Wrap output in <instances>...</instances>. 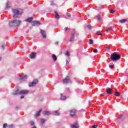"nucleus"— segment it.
Wrapping results in <instances>:
<instances>
[{
  "label": "nucleus",
  "instance_id": "nucleus-9",
  "mask_svg": "<svg viewBox=\"0 0 128 128\" xmlns=\"http://www.w3.org/2000/svg\"><path fill=\"white\" fill-rule=\"evenodd\" d=\"M32 26H40V22L38 21H33L32 23H31Z\"/></svg>",
  "mask_w": 128,
  "mask_h": 128
},
{
  "label": "nucleus",
  "instance_id": "nucleus-16",
  "mask_svg": "<svg viewBox=\"0 0 128 128\" xmlns=\"http://www.w3.org/2000/svg\"><path fill=\"white\" fill-rule=\"evenodd\" d=\"M52 58L54 60V62H56V60H58V58H56V54H53L52 55Z\"/></svg>",
  "mask_w": 128,
  "mask_h": 128
},
{
  "label": "nucleus",
  "instance_id": "nucleus-33",
  "mask_svg": "<svg viewBox=\"0 0 128 128\" xmlns=\"http://www.w3.org/2000/svg\"><path fill=\"white\" fill-rule=\"evenodd\" d=\"M114 10H110V14H114Z\"/></svg>",
  "mask_w": 128,
  "mask_h": 128
},
{
  "label": "nucleus",
  "instance_id": "nucleus-12",
  "mask_svg": "<svg viewBox=\"0 0 128 128\" xmlns=\"http://www.w3.org/2000/svg\"><path fill=\"white\" fill-rule=\"evenodd\" d=\"M10 8V2H7L6 10H8V9Z\"/></svg>",
  "mask_w": 128,
  "mask_h": 128
},
{
  "label": "nucleus",
  "instance_id": "nucleus-32",
  "mask_svg": "<svg viewBox=\"0 0 128 128\" xmlns=\"http://www.w3.org/2000/svg\"><path fill=\"white\" fill-rule=\"evenodd\" d=\"M66 16H68V18H72V15H70V13H66Z\"/></svg>",
  "mask_w": 128,
  "mask_h": 128
},
{
  "label": "nucleus",
  "instance_id": "nucleus-11",
  "mask_svg": "<svg viewBox=\"0 0 128 128\" xmlns=\"http://www.w3.org/2000/svg\"><path fill=\"white\" fill-rule=\"evenodd\" d=\"M70 82V77L67 76L63 80V84H68Z\"/></svg>",
  "mask_w": 128,
  "mask_h": 128
},
{
  "label": "nucleus",
  "instance_id": "nucleus-46",
  "mask_svg": "<svg viewBox=\"0 0 128 128\" xmlns=\"http://www.w3.org/2000/svg\"><path fill=\"white\" fill-rule=\"evenodd\" d=\"M65 30H68V27H66V28H65Z\"/></svg>",
  "mask_w": 128,
  "mask_h": 128
},
{
  "label": "nucleus",
  "instance_id": "nucleus-1",
  "mask_svg": "<svg viewBox=\"0 0 128 128\" xmlns=\"http://www.w3.org/2000/svg\"><path fill=\"white\" fill-rule=\"evenodd\" d=\"M28 94V90H20V89H17L12 92L13 96H16V94Z\"/></svg>",
  "mask_w": 128,
  "mask_h": 128
},
{
  "label": "nucleus",
  "instance_id": "nucleus-41",
  "mask_svg": "<svg viewBox=\"0 0 128 128\" xmlns=\"http://www.w3.org/2000/svg\"><path fill=\"white\" fill-rule=\"evenodd\" d=\"M94 52L95 54L98 52V50L94 49Z\"/></svg>",
  "mask_w": 128,
  "mask_h": 128
},
{
  "label": "nucleus",
  "instance_id": "nucleus-42",
  "mask_svg": "<svg viewBox=\"0 0 128 128\" xmlns=\"http://www.w3.org/2000/svg\"><path fill=\"white\" fill-rule=\"evenodd\" d=\"M68 64H70V62H68V61H66V66H68Z\"/></svg>",
  "mask_w": 128,
  "mask_h": 128
},
{
  "label": "nucleus",
  "instance_id": "nucleus-28",
  "mask_svg": "<svg viewBox=\"0 0 128 128\" xmlns=\"http://www.w3.org/2000/svg\"><path fill=\"white\" fill-rule=\"evenodd\" d=\"M96 18L98 20H102V17H100V16L98 15L96 16Z\"/></svg>",
  "mask_w": 128,
  "mask_h": 128
},
{
  "label": "nucleus",
  "instance_id": "nucleus-35",
  "mask_svg": "<svg viewBox=\"0 0 128 128\" xmlns=\"http://www.w3.org/2000/svg\"><path fill=\"white\" fill-rule=\"evenodd\" d=\"M6 126H8V124H4L3 125V128H6Z\"/></svg>",
  "mask_w": 128,
  "mask_h": 128
},
{
  "label": "nucleus",
  "instance_id": "nucleus-30",
  "mask_svg": "<svg viewBox=\"0 0 128 128\" xmlns=\"http://www.w3.org/2000/svg\"><path fill=\"white\" fill-rule=\"evenodd\" d=\"M14 128V124H10L8 126V128Z\"/></svg>",
  "mask_w": 128,
  "mask_h": 128
},
{
  "label": "nucleus",
  "instance_id": "nucleus-34",
  "mask_svg": "<svg viewBox=\"0 0 128 128\" xmlns=\"http://www.w3.org/2000/svg\"><path fill=\"white\" fill-rule=\"evenodd\" d=\"M87 28H88V30H92V28L90 27V25H88L87 26Z\"/></svg>",
  "mask_w": 128,
  "mask_h": 128
},
{
  "label": "nucleus",
  "instance_id": "nucleus-40",
  "mask_svg": "<svg viewBox=\"0 0 128 128\" xmlns=\"http://www.w3.org/2000/svg\"><path fill=\"white\" fill-rule=\"evenodd\" d=\"M54 2L53 1H52L50 2V6H54Z\"/></svg>",
  "mask_w": 128,
  "mask_h": 128
},
{
  "label": "nucleus",
  "instance_id": "nucleus-37",
  "mask_svg": "<svg viewBox=\"0 0 128 128\" xmlns=\"http://www.w3.org/2000/svg\"><path fill=\"white\" fill-rule=\"evenodd\" d=\"M106 94H108L107 93H104V94H101V96H106Z\"/></svg>",
  "mask_w": 128,
  "mask_h": 128
},
{
  "label": "nucleus",
  "instance_id": "nucleus-25",
  "mask_svg": "<svg viewBox=\"0 0 128 128\" xmlns=\"http://www.w3.org/2000/svg\"><path fill=\"white\" fill-rule=\"evenodd\" d=\"M120 94V92H116L114 94V96H119Z\"/></svg>",
  "mask_w": 128,
  "mask_h": 128
},
{
  "label": "nucleus",
  "instance_id": "nucleus-10",
  "mask_svg": "<svg viewBox=\"0 0 128 128\" xmlns=\"http://www.w3.org/2000/svg\"><path fill=\"white\" fill-rule=\"evenodd\" d=\"M70 116H76V110L72 109L70 110Z\"/></svg>",
  "mask_w": 128,
  "mask_h": 128
},
{
  "label": "nucleus",
  "instance_id": "nucleus-49",
  "mask_svg": "<svg viewBox=\"0 0 128 128\" xmlns=\"http://www.w3.org/2000/svg\"><path fill=\"white\" fill-rule=\"evenodd\" d=\"M32 128H36V126H33Z\"/></svg>",
  "mask_w": 128,
  "mask_h": 128
},
{
  "label": "nucleus",
  "instance_id": "nucleus-6",
  "mask_svg": "<svg viewBox=\"0 0 128 128\" xmlns=\"http://www.w3.org/2000/svg\"><path fill=\"white\" fill-rule=\"evenodd\" d=\"M36 84H38V80H33V82H32L29 83V86H36Z\"/></svg>",
  "mask_w": 128,
  "mask_h": 128
},
{
  "label": "nucleus",
  "instance_id": "nucleus-8",
  "mask_svg": "<svg viewBox=\"0 0 128 128\" xmlns=\"http://www.w3.org/2000/svg\"><path fill=\"white\" fill-rule=\"evenodd\" d=\"M112 92V89L110 88H107L106 90V92L107 94H110L112 96H114V93Z\"/></svg>",
  "mask_w": 128,
  "mask_h": 128
},
{
  "label": "nucleus",
  "instance_id": "nucleus-15",
  "mask_svg": "<svg viewBox=\"0 0 128 128\" xmlns=\"http://www.w3.org/2000/svg\"><path fill=\"white\" fill-rule=\"evenodd\" d=\"M41 112H42V109H40L37 112L36 114L35 115V117L38 118V116H40Z\"/></svg>",
  "mask_w": 128,
  "mask_h": 128
},
{
  "label": "nucleus",
  "instance_id": "nucleus-17",
  "mask_svg": "<svg viewBox=\"0 0 128 128\" xmlns=\"http://www.w3.org/2000/svg\"><path fill=\"white\" fill-rule=\"evenodd\" d=\"M27 76H20V80H26Z\"/></svg>",
  "mask_w": 128,
  "mask_h": 128
},
{
  "label": "nucleus",
  "instance_id": "nucleus-36",
  "mask_svg": "<svg viewBox=\"0 0 128 128\" xmlns=\"http://www.w3.org/2000/svg\"><path fill=\"white\" fill-rule=\"evenodd\" d=\"M66 56H70V52H66Z\"/></svg>",
  "mask_w": 128,
  "mask_h": 128
},
{
  "label": "nucleus",
  "instance_id": "nucleus-52",
  "mask_svg": "<svg viewBox=\"0 0 128 128\" xmlns=\"http://www.w3.org/2000/svg\"><path fill=\"white\" fill-rule=\"evenodd\" d=\"M118 50H118H120V49H118V50Z\"/></svg>",
  "mask_w": 128,
  "mask_h": 128
},
{
  "label": "nucleus",
  "instance_id": "nucleus-48",
  "mask_svg": "<svg viewBox=\"0 0 128 128\" xmlns=\"http://www.w3.org/2000/svg\"><path fill=\"white\" fill-rule=\"evenodd\" d=\"M124 118V116H121L120 117V118Z\"/></svg>",
  "mask_w": 128,
  "mask_h": 128
},
{
  "label": "nucleus",
  "instance_id": "nucleus-43",
  "mask_svg": "<svg viewBox=\"0 0 128 128\" xmlns=\"http://www.w3.org/2000/svg\"><path fill=\"white\" fill-rule=\"evenodd\" d=\"M16 109L18 110H20V107L16 106Z\"/></svg>",
  "mask_w": 128,
  "mask_h": 128
},
{
  "label": "nucleus",
  "instance_id": "nucleus-3",
  "mask_svg": "<svg viewBox=\"0 0 128 128\" xmlns=\"http://www.w3.org/2000/svg\"><path fill=\"white\" fill-rule=\"evenodd\" d=\"M110 58H111L112 60H118L120 58V55L114 52L111 54Z\"/></svg>",
  "mask_w": 128,
  "mask_h": 128
},
{
  "label": "nucleus",
  "instance_id": "nucleus-13",
  "mask_svg": "<svg viewBox=\"0 0 128 128\" xmlns=\"http://www.w3.org/2000/svg\"><path fill=\"white\" fill-rule=\"evenodd\" d=\"M43 114L44 116H50V111H44L43 112Z\"/></svg>",
  "mask_w": 128,
  "mask_h": 128
},
{
  "label": "nucleus",
  "instance_id": "nucleus-23",
  "mask_svg": "<svg viewBox=\"0 0 128 128\" xmlns=\"http://www.w3.org/2000/svg\"><path fill=\"white\" fill-rule=\"evenodd\" d=\"M78 123H76L75 124H74L72 126V128H78Z\"/></svg>",
  "mask_w": 128,
  "mask_h": 128
},
{
  "label": "nucleus",
  "instance_id": "nucleus-4",
  "mask_svg": "<svg viewBox=\"0 0 128 128\" xmlns=\"http://www.w3.org/2000/svg\"><path fill=\"white\" fill-rule=\"evenodd\" d=\"M12 12L14 14V15L13 16L14 18H16L18 17V16H20V14H22V12H20V11L16 9H13Z\"/></svg>",
  "mask_w": 128,
  "mask_h": 128
},
{
  "label": "nucleus",
  "instance_id": "nucleus-39",
  "mask_svg": "<svg viewBox=\"0 0 128 128\" xmlns=\"http://www.w3.org/2000/svg\"><path fill=\"white\" fill-rule=\"evenodd\" d=\"M30 124H31V126H34V122H30Z\"/></svg>",
  "mask_w": 128,
  "mask_h": 128
},
{
  "label": "nucleus",
  "instance_id": "nucleus-51",
  "mask_svg": "<svg viewBox=\"0 0 128 128\" xmlns=\"http://www.w3.org/2000/svg\"><path fill=\"white\" fill-rule=\"evenodd\" d=\"M96 128H98V125H96Z\"/></svg>",
  "mask_w": 128,
  "mask_h": 128
},
{
  "label": "nucleus",
  "instance_id": "nucleus-2",
  "mask_svg": "<svg viewBox=\"0 0 128 128\" xmlns=\"http://www.w3.org/2000/svg\"><path fill=\"white\" fill-rule=\"evenodd\" d=\"M22 24V21L18 20H14L9 22L10 26H14V28H16L20 26Z\"/></svg>",
  "mask_w": 128,
  "mask_h": 128
},
{
  "label": "nucleus",
  "instance_id": "nucleus-19",
  "mask_svg": "<svg viewBox=\"0 0 128 128\" xmlns=\"http://www.w3.org/2000/svg\"><path fill=\"white\" fill-rule=\"evenodd\" d=\"M54 14L56 18H60V15L58 14V13L56 12V11L54 12Z\"/></svg>",
  "mask_w": 128,
  "mask_h": 128
},
{
  "label": "nucleus",
  "instance_id": "nucleus-24",
  "mask_svg": "<svg viewBox=\"0 0 128 128\" xmlns=\"http://www.w3.org/2000/svg\"><path fill=\"white\" fill-rule=\"evenodd\" d=\"M120 22L121 24H124V22H126V20L122 19V20H120Z\"/></svg>",
  "mask_w": 128,
  "mask_h": 128
},
{
  "label": "nucleus",
  "instance_id": "nucleus-29",
  "mask_svg": "<svg viewBox=\"0 0 128 128\" xmlns=\"http://www.w3.org/2000/svg\"><path fill=\"white\" fill-rule=\"evenodd\" d=\"M89 44H94V40H92V39H90L89 40Z\"/></svg>",
  "mask_w": 128,
  "mask_h": 128
},
{
  "label": "nucleus",
  "instance_id": "nucleus-27",
  "mask_svg": "<svg viewBox=\"0 0 128 128\" xmlns=\"http://www.w3.org/2000/svg\"><path fill=\"white\" fill-rule=\"evenodd\" d=\"M46 119H44V118H41L40 120V122H42V124H44V122H46Z\"/></svg>",
  "mask_w": 128,
  "mask_h": 128
},
{
  "label": "nucleus",
  "instance_id": "nucleus-14",
  "mask_svg": "<svg viewBox=\"0 0 128 128\" xmlns=\"http://www.w3.org/2000/svg\"><path fill=\"white\" fill-rule=\"evenodd\" d=\"M36 56V54L34 52H32L30 55V58H35Z\"/></svg>",
  "mask_w": 128,
  "mask_h": 128
},
{
  "label": "nucleus",
  "instance_id": "nucleus-31",
  "mask_svg": "<svg viewBox=\"0 0 128 128\" xmlns=\"http://www.w3.org/2000/svg\"><path fill=\"white\" fill-rule=\"evenodd\" d=\"M6 46V44H4L2 46V48L3 50H4V47Z\"/></svg>",
  "mask_w": 128,
  "mask_h": 128
},
{
  "label": "nucleus",
  "instance_id": "nucleus-45",
  "mask_svg": "<svg viewBox=\"0 0 128 128\" xmlns=\"http://www.w3.org/2000/svg\"><path fill=\"white\" fill-rule=\"evenodd\" d=\"M24 98V96L23 95H22V96H20L21 100H22V98Z\"/></svg>",
  "mask_w": 128,
  "mask_h": 128
},
{
  "label": "nucleus",
  "instance_id": "nucleus-21",
  "mask_svg": "<svg viewBox=\"0 0 128 128\" xmlns=\"http://www.w3.org/2000/svg\"><path fill=\"white\" fill-rule=\"evenodd\" d=\"M61 100H66V96H64L62 94H61Z\"/></svg>",
  "mask_w": 128,
  "mask_h": 128
},
{
  "label": "nucleus",
  "instance_id": "nucleus-18",
  "mask_svg": "<svg viewBox=\"0 0 128 128\" xmlns=\"http://www.w3.org/2000/svg\"><path fill=\"white\" fill-rule=\"evenodd\" d=\"M32 20V17H30L28 18H27L26 20H25V22H31Z\"/></svg>",
  "mask_w": 128,
  "mask_h": 128
},
{
  "label": "nucleus",
  "instance_id": "nucleus-22",
  "mask_svg": "<svg viewBox=\"0 0 128 128\" xmlns=\"http://www.w3.org/2000/svg\"><path fill=\"white\" fill-rule=\"evenodd\" d=\"M53 114L54 116H60V114L58 112L55 111V112H54Z\"/></svg>",
  "mask_w": 128,
  "mask_h": 128
},
{
  "label": "nucleus",
  "instance_id": "nucleus-53",
  "mask_svg": "<svg viewBox=\"0 0 128 128\" xmlns=\"http://www.w3.org/2000/svg\"><path fill=\"white\" fill-rule=\"evenodd\" d=\"M15 38H16V37H15Z\"/></svg>",
  "mask_w": 128,
  "mask_h": 128
},
{
  "label": "nucleus",
  "instance_id": "nucleus-5",
  "mask_svg": "<svg viewBox=\"0 0 128 128\" xmlns=\"http://www.w3.org/2000/svg\"><path fill=\"white\" fill-rule=\"evenodd\" d=\"M76 32L74 30H72L70 36V42H72L74 40V38H76Z\"/></svg>",
  "mask_w": 128,
  "mask_h": 128
},
{
  "label": "nucleus",
  "instance_id": "nucleus-47",
  "mask_svg": "<svg viewBox=\"0 0 128 128\" xmlns=\"http://www.w3.org/2000/svg\"><path fill=\"white\" fill-rule=\"evenodd\" d=\"M56 44H58V42H56Z\"/></svg>",
  "mask_w": 128,
  "mask_h": 128
},
{
  "label": "nucleus",
  "instance_id": "nucleus-20",
  "mask_svg": "<svg viewBox=\"0 0 128 128\" xmlns=\"http://www.w3.org/2000/svg\"><path fill=\"white\" fill-rule=\"evenodd\" d=\"M102 30L97 31V32H96V34L97 36H102Z\"/></svg>",
  "mask_w": 128,
  "mask_h": 128
},
{
  "label": "nucleus",
  "instance_id": "nucleus-44",
  "mask_svg": "<svg viewBox=\"0 0 128 128\" xmlns=\"http://www.w3.org/2000/svg\"><path fill=\"white\" fill-rule=\"evenodd\" d=\"M92 128H96V125L94 124L92 126Z\"/></svg>",
  "mask_w": 128,
  "mask_h": 128
},
{
  "label": "nucleus",
  "instance_id": "nucleus-7",
  "mask_svg": "<svg viewBox=\"0 0 128 128\" xmlns=\"http://www.w3.org/2000/svg\"><path fill=\"white\" fill-rule=\"evenodd\" d=\"M40 34L43 38H46V31L43 30H40Z\"/></svg>",
  "mask_w": 128,
  "mask_h": 128
},
{
  "label": "nucleus",
  "instance_id": "nucleus-38",
  "mask_svg": "<svg viewBox=\"0 0 128 128\" xmlns=\"http://www.w3.org/2000/svg\"><path fill=\"white\" fill-rule=\"evenodd\" d=\"M114 64H113V65H109V68H114Z\"/></svg>",
  "mask_w": 128,
  "mask_h": 128
},
{
  "label": "nucleus",
  "instance_id": "nucleus-26",
  "mask_svg": "<svg viewBox=\"0 0 128 128\" xmlns=\"http://www.w3.org/2000/svg\"><path fill=\"white\" fill-rule=\"evenodd\" d=\"M110 30H112V27L106 28V32H110Z\"/></svg>",
  "mask_w": 128,
  "mask_h": 128
},
{
  "label": "nucleus",
  "instance_id": "nucleus-50",
  "mask_svg": "<svg viewBox=\"0 0 128 128\" xmlns=\"http://www.w3.org/2000/svg\"><path fill=\"white\" fill-rule=\"evenodd\" d=\"M0 60H2V57H0Z\"/></svg>",
  "mask_w": 128,
  "mask_h": 128
}]
</instances>
